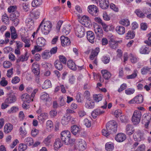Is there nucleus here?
<instances>
[{"label": "nucleus", "instance_id": "ddd939ff", "mask_svg": "<svg viewBox=\"0 0 151 151\" xmlns=\"http://www.w3.org/2000/svg\"><path fill=\"white\" fill-rule=\"evenodd\" d=\"M143 121L145 122V127L147 128L151 120V115L145 114L143 116Z\"/></svg>", "mask_w": 151, "mask_h": 151}, {"label": "nucleus", "instance_id": "6ab92c4d", "mask_svg": "<svg viewBox=\"0 0 151 151\" xmlns=\"http://www.w3.org/2000/svg\"><path fill=\"white\" fill-rule=\"evenodd\" d=\"M29 57L28 52H26L24 54L20 55L16 60V62L19 63L27 60Z\"/></svg>", "mask_w": 151, "mask_h": 151}, {"label": "nucleus", "instance_id": "a18cd8bd", "mask_svg": "<svg viewBox=\"0 0 151 151\" xmlns=\"http://www.w3.org/2000/svg\"><path fill=\"white\" fill-rule=\"evenodd\" d=\"M2 20L5 24H8L9 22V17L5 13L2 16Z\"/></svg>", "mask_w": 151, "mask_h": 151}, {"label": "nucleus", "instance_id": "b1692460", "mask_svg": "<svg viewBox=\"0 0 151 151\" xmlns=\"http://www.w3.org/2000/svg\"><path fill=\"white\" fill-rule=\"evenodd\" d=\"M141 73L142 75H145L147 73L151 74V68L147 66L144 67L141 69Z\"/></svg>", "mask_w": 151, "mask_h": 151}, {"label": "nucleus", "instance_id": "6e6552de", "mask_svg": "<svg viewBox=\"0 0 151 151\" xmlns=\"http://www.w3.org/2000/svg\"><path fill=\"white\" fill-rule=\"evenodd\" d=\"M143 100L144 98L142 96L141 94H139L132 99L129 101V104H140L142 103Z\"/></svg>", "mask_w": 151, "mask_h": 151}, {"label": "nucleus", "instance_id": "a878e982", "mask_svg": "<svg viewBox=\"0 0 151 151\" xmlns=\"http://www.w3.org/2000/svg\"><path fill=\"white\" fill-rule=\"evenodd\" d=\"M116 31L119 34L122 35L125 32V29L124 27L122 26H117L116 28Z\"/></svg>", "mask_w": 151, "mask_h": 151}, {"label": "nucleus", "instance_id": "37998d69", "mask_svg": "<svg viewBox=\"0 0 151 151\" xmlns=\"http://www.w3.org/2000/svg\"><path fill=\"white\" fill-rule=\"evenodd\" d=\"M52 137V135L51 134H50L44 139L43 141V142L46 145L48 146L50 145L51 142V139Z\"/></svg>", "mask_w": 151, "mask_h": 151}, {"label": "nucleus", "instance_id": "680f3d73", "mask_svg": "<svg viewBox=\"0 0 151 151\" xmlns=\"http://www.w3.org/2000/svg\"><path fill=\"white\" fill-rule=\"evenodd\" d=\"M135 90L133 88H127L125 90V92L126 94L127 95H131L134 92Z\"/></svg>", "mask_w": 151, "mask_h": 151}, {"label": "nucleus", "instance_id": "1a4fd4ad", "mask_svg": "<svg viewBox=\"0 0 151 151\" xmlns=\"http://www.w3.org/2000/svg\"><path fill=\"white\" fill-rule=\"evenodd\" d=\"M16 100L15 96L13 94L10 93L7 95L4 102L7 104H11L14 103Z\"/></svg>", "mask_w": 151, "mask_h": 151}, {"label": "nucleus", "instance_id": "7c9ffc66", "mask_svg": "<svg viewBox=\"0 0 151 151\" xmlns=\"http://www.w3.org/2000/svg\"><path fill=\"white\" fill-rule=\"evenodd\" d=\"M24 143L27 145L30 146L33 145L34 143L33 139L30 137H28L25 138L24 141Z\"/></svg>", "mask_w": 151, "mask_h": 151}, {"label": "nucleus", "instance_id": "a211bd4d", "mask_svg": "<svg viewBox=\"0 0 151 151\" xmlns=\"http://www.w3.org/2000/svg\"><path fill=\"white\" fill-rule=\"evenodd\" d=\"M87 38L91 43H93L95 41L94 34L92 31H89L87 32Z\"/></svg>", "mask_w": 151, "mask_h": 151}, {"label": "nucleus", "instance_id": "412c9836", "mask_svg": "<svg viewBox=\"0 0 151 151\" xmlns=\"http://www.w3.org/2000/svg\"><path fill=\"white\" fill-rule=\"evenodd\" d=\"M63 145V143L60 138H57L55 139L53 144V147L55 150H58Z\"/></svg>", "mask_w": 151, "mask_h": 151}, {"label": "nucleus", "instance_id": "338daca9", "mask_svg": "<svg viewBox=\"0 0 151 151\" xmlns=\"http://www.w3.org/2000/svg\"><path fill=\"white\" fill-rule=\"evenodd\" d=\"M120 120L122 122L127 123L128 122L127 117L124 115H122L120 116Z\"/></svg>", "mask_w": 151, "mask_h": 151}, {"label": "nucleus", "instance_id": "ea45409f", "mask_svg": "<svg viewBox=\"0 0 151 151\" xmlns=\"http://www.w3.org/2000/svg\"><path fill=\"white\" fill-rule=\"evenodd\" d=\"M138 73V71L136 69H135L134 70L133 73L127 76L126 78L127 79H134L137 76Z\"/></svg>", "mask_w": 151, "mask_h": 151}, {"label": "nucleus", "instance_id": "f8f14e48", "mask_svg": "<svg viewBox=\"0 0 151 151\" xmlns=\"http://www.w3.org/2000/svg\"><path fill=\"white\" fill-rule=\"evenodd\" d=\"M99 3L100 7L103 9H106L109 7V4L108 0H99L97 2V4Z\"/></svg>", "mask_w": 151, "mask_h": 151}, {"label": "nucleus", "instance_id": "603ef678", "mask_svg": "<svg viewBox=\"0 0 151 151\" xmlns=\"http://www.w3.org/2000/svg\"><path fill=\"white\" fill-rule=\"evenodd\" d=\"M42 4L41 0H34L32 3V6L33 7L38 6Z\"/></svg>", "mask_w": 151, "mask_h": 151}, {"label": "nucleus", "instance_id": "20e7f679", "mask_svg": "<svg viewBox=\"0 0 151 151\" xmlns=\"http://www.w3.org/2000/svg\"><path fill=\"white\" fill-rule=\"evenodd\" d=\"M142 114L139 111L135 110L134 112L132 117V120L134 124H137L140 122Z\"/></svg>", "mask_w": 151, "mask_h": 151}, {"label": "nucleus", "instance_id": "6e6d98bb", "mask_svg": "<svg viewBox=\"0 0 151 151\" xmlns=\"http://www.w3.org/2000/svg\"><path fill=\"white\" fill-rule=\"evenodd\" d=\"M3 67L5 68H7L11 67L12 64L11 62L8 61H6L4 62L3 64Z\"/></svg>", "mask_w": 151, "mask_h": 151}, {"label": "nucleus", "instance_id": "e433bc0d", "mask_svg": "<svg viewBox=\"0 0 151 151\" xmlns=\"http://www.w3.org/2000/svg\"><path fill=\"white\" fill-rule=\"evenodd\" d=\"M51 56V53L48 50H45L42 54V57L44 59H47L50 58Z\"/></svg>", "mask_w": 151, "mask_h": 151}, {"label": "nucleus", "instance_id": "4be33fe9", "mask_svg": "<svg viewBox=\"0 0 151 151\" xmlns=\"http://www.w3.org/2000/svg\"><path fill=\"white\" fill-rule=\"evenodd\" d=\"M36 43L38 46L44 47L46 45V40L42 37H39L37 39Z\"/></svg>", "mask_w": 151, "mask_h": 151}, {"label": "nucleus", "instance_id": "423d86ee", "mask_svg": "<svg viewBox=\"0 0 151 151\" xmlns=\"http://www.w3.org/2000/svg\"><path fill=\"white\" fill-rule=\"evenodd\" d=\"M76 146L79 150L83 151L86 149L87 144L86 142L84 140L80 139L76 142Z\"/></svg>", "mask_w": 151, "mask_h": 151}, {"label": "nucleus", "instance_id": "4468645a", "mask_svg": "<svg viewBox=\"0 0 151 151\" xmlns=\"http://www.w3.org/2000/svg\"><path fill=\"white\" fill-rule=\"evenodd\" d=\"M61 43L63 46H66L69 45L70 44V39L67 37L64 36H61L60 37Z\"/></svg>", "mask_w": 151, "mask_h": 151}, {"label": "nucleus", "instance_id": "3c124183", "mask_svg": "<svg viewBox=\"0 0 151 151\" xmlns=\"http://www.w3.org/2000/svg\"><path fill=\"white\" fill-rule=\"evenodd\" d=\"M135 13L138 17L141 18H144L145 17V15L139 9H136L135 11Z\"/></svg>", "mask_w": 151, "mask_h": 151}, {"label": "nucleus", "instance_id": "58836bf2", "mask_svg": "<svg viewBox=\"0 0 151 151\" xmlns=\"http://www.w3.org/2000/svg\"><path fill=\"white\" fill-rule=\"evenodd\" d=\"M139 52L142 54H148L150 52V49L147 47L142 46L140 48Z\"/></svg>", "mask_w": 151, "mask_h": 151}, {"label": "nucleus", "instance_id": "09e8293b", "mask_svg": "<svg viewBox=\"0 0 151 151\" xmlns=\"http://www.w3.org/2000/svg\"><path fill=\"white\" fill-rule=\"evenodd\" d=\"M119 23L125 26H128L130 24V22L127 19H123L119 21Z\"/></svg>", "mask_w": 151, "mask_h": 151}, {"label": "nucleus", "instance_id": "cd10ccee", "mask_svg": "<svg viewBox=\"0 0 151 151\" xmlns=\"http://www.w3.org/2000/svg\"><path fill=\"white\" fill-rule=\"evenodd\" d=\"M143 134L141 133L140 131H138L133 135V137L134 139H136L137 141H140L142 139Z\"/></svg>", "mask_w": 151, "mask_h": 151}, {"label": "nucleus", "instance_id": "dca6fc26", "mask_svg": "<svg viewBox=\"0 0 151 151\" xmlns=\"http://www.w3.org/2000/svg\"><path fill=\"white\" fill-rule=\"evenodd\" d=\"M135 130L133 126L130 124H128L125 128V132L127 135H131L134 132Z\"/></svg>", "mask_w": 151, "mask_h": 151}, {"label": "nucleus", "instance_id": "2f4dec72", "mask_svg": "<svg viewBox=\"0 0 151 151\" xmlns=\"http://www.w3.org/2000/svg\"><path fill=\"white\" fill-rule=\"evenodd\" d=\"M118 42L114 41L113 39H111L109 42L110 47L113 49H115L118 46Z\"/></svg>", "mask_w": 151, "mask_h": 151}, {"label": "nucleus", "instance_id": "c03bdc74", "mask_svg": "<svg viewBox=\"0 0 151 151\" xmlns=\"http://www.w3.org/2000/svg\"><path fill=\"white\" fill-rule=\"evenodd\" d=\"M21 40L25 43V47H30V44H29L30 40L29 39H27L25 37H21Z\"/></svg>", "mask_w": 151, "mask_h": 151}, {"label": "nucleus", "instance_id": "f03ea898", "mask_svg": "<svg viewBox=\"0 0 151 151\" xmlns=\"http://www.w3.org/2000/svg\"><path fill=\"white\" fill-rule=\"evenodd\" d=\"M43 22L41 27V32L43 34H48L51 30L52 25L51 22L49 21H47Z\"/></svg>", "mask_w": 151, "mask_h": 151}, {"label": "nucleus", "instance_id": "bf43d9fd", "mask_svg": "<svg viewBox=\"0 0 151 151\" xmlns=\"http://www.w3.org/2000/svg\"><path fill=\"white\" fill-rule=\"evenodd\" d=\"M59 60H58L60 61L63 64H65L67 62L66 58L63 55H60L59 57Z\"/></svg>", "mask_w": 151, "mask_h": 151}, {"label": "nucleus", "instance_id": "5701e85b", "mask_svg": "<svg viewBox=\"0 0 151 151\" xmlns=\"http://www.w3.org/2000/svg\"><path fill=\"white\" fill-rule=\"evenodd\" d=\"M101 72L104 78L106 80H108L111 77V73L107 70H102Z\"/></svg>", "mask_w": 151, "mask_h": 151}, {"label": "nucleus", "instance_id": "4c0bfd02", "mask_svg": "<svg viewBox=\"0 0 151 151\" xmlns=\"http://www.w3.org/2000/svg\"><path fill=\"white\" fill-rule=\"evenodd\" d=\"M51 86L52 84L50 81L49 80H47L45 81L42 87L43 89H45L51 87Z\"/></svg>", "mask_w": 151, "mask_h": 151}, {"label": "nucleus", "instance_id": "a19ab883", "mask_svg": "<svg viewBox=\"0 0 151 151\" xmlns=\"http://www.w3.org/2000/svg\"><path fill=\"white\" fill-rule=\"evenodd\" d=\"M19 16V13L17 11H15L11 14L9 18L11 20H13L16 18H18Z\"/></svg>", "mask_w": 151, "mask_h": 151}, {"label": "nucleus", "instance_id": "39448f33", "mask_svg": "<svg viewBox=\"0 0 151 151\" xmlns=\"http://www.w3.org/2000/svg\"><path fill=\"white\" fill-rule=\"evenodd\" d=\"M75 31L77 36L80 38L83 37L84 36L85 33L84 27L81 25H77L76 28L75 29Z\"/></svg>", "mask_w": 151, "mask_h": 151}, {"label": "nucleus", "instance_id": "473e14b6", "mask_svg": "<svg viewBox=\"0 0 151 151\" xmlns=\"http://www.w3.org/2000/svg\"><path fill=\"white\" fill-rule=\"evenodd\" d=\"M54 64L55 68L58 70H61L63 69V63L59 61L58 60L55 61Z\"/></svg>", "mask_w": 151, "mask_h": 151}, {"label": "nucleus", "instance_id": "aec40b11", "mask_svg": "<svg viewBox=\"0 0 151 151\" xmlns=\"http://www.w3.org/2000/svg\"><path fill=\"white\" fill-rule=\"evenodd\" d=\"M105 111L100 109H96L93 111L91 113V115L94 119L96 118L98 116L104 114Z\"/></svg>", "mask_w": 151, "mask_h": 151}, {"label": "nucleus", "instance_id": "de8ad7c7", "mask_svg": "<svg viewBox=\"0 0 151 151\" xmlns=\"http://www.w3.org/2000/svg\"><path fill=\"white\" fill-rule=\"evenodd\" d=\"M103 96L100 94H95L93 95V98L95 101L97 102L101 101L102 99Z\"/></svg>", "mask_w": 151, "mask_h": 151}, {"label": "nucleus", "instance_id": "9b49d317", "mask_svg": "<svg viewBox=\"0 0 151 151\" xmlns=\"http://www.w3.org/2000/svg\"><path fill=\"white\" fill-rule=\"evenodd\" d=\"M40 15V11L39 9H34L31 11L30 16L34 19H37Z\"/></svg>", "mask_w": 151, "mask_h": 151}, {"label": "nucleus", "instance_id": "8fccbe9b", "mask_svg": "<svg viewBox=\"0 0 151 151\" xmlns=\"http://www.w3.org/2000/svg\"><path fill=\"white\" fill-rule=\"evenodd\" d=\"M135 35V32L133 31H129L127 34L126 37L127 39H133Z\"/></svg>", "mask_w": 151, "mask_h": 151}, {"label": "nucleus", "instance_id": "e2e57ef3", "mask_svg": "<svg viewBox=\"0 0 151 151\" xmlns=\"http://www.w3.org/2000/svg\"><path fill=\"white\" fill-rule=\"evenodd\" d=\"M130 56L131 61L132 63H135L137 62V59L136 56L132 54H130Z\"/></svg>", "mask_w": 151, "mask_h": 151}, {"label": "nucleus", "instance_id": "4d7b16f0", "mask_svg": "<svg viewBox=\"0 0 151 151\" xmlns=\"http://www.w3.org/2000/svg\"><path fill=\"white\" fill-rule=\"evenodd\" d=\"M27 148V146L25 144L22 143L19 144V151H24Z\"/></svg>", "mask_w": 151, "mask_h": 151}, {"label": "nucleus", "instance_id": "052dcab7", "mask_svg": "<svg viewBox=\"0 0 151 151\" xmlns=\"http://www.w3.org/2000/svg\"><path fill=\"white\" fill-rule=\"evenodd\" d=\"M20 78L17 76H15L12 78V83L14 84H16L18 83L20 81Z\"/></svg>", "mask_w": 151, "mask_h": 151}, {"label": "nucleus", "instance_id": "9d476101", "mask_svg": "<svg viewBox=\"0 0 151 151\" xmlns=\"http://www.w3.org/2000/svg\"><path fill=\"white\" fill-rule=\"evenodd\" d=\"M81 131V128L76 125H73L71 127V132L72 133L77 137L79 135Z\"/></svg>", "mask_w": 151, "mask_h": 151}, {"label": "nucleus", "instance_id": "0e129e2a", "mask_svg": "<svg viewBox=\"0 0 151 151\" xmlns=\"http://www.w3.org/2000/svg\"><path fill=\"white\" fill-rule=\"evenodd\" d=\"M127 87V84L124 83H123L121 85L120 88H119L118 90V91L119 92H120L126 88Z\"/></svg>", "mask_w": 151, "mask_h": 151}, {"label": "nucleus", "instance_id": "72a5a7b5", "mask_svg": "<svg viewBox=\"0 0 151 151\" xmlns=\"http://www.w3.org/2000/svg\"><path fill=\"white\" fill-rule=\"evenodd\" d=\"M13 129V126L10 124H5L4 128V131L6 133H8L11 132Z\"/></svg>", "mask_w": 151, "mask_h": 151}, {"label": "nucleus", "instance_id": "f3484780", "mask_svg": "<svg viewBox=\"0 0 151 151\" xmlns=\"http://www.w3.org/2000/svg\"><path fill=\"white\" fill-rule=\"evenodd\" d=\"M126 138V135L123 133L118 134L115 137V139L118 142H122L124 141Z\"/></svg>", "mask_w": 151, "mask_h": 151}, {"label": "nucleus", "instance_id": "13d9d810", "mask_svg": "<svg viewBox=\"0 0 151 151\" xmlns=\"http://www.w3.org/2000/svg\"><path fill=\"white\" fill-rule=\"evenodd\" d=\"M8 84V81L5 80L4 77H2L0 81V85L2 86H6Z\"/></svg>", "mask_w": 151, "mask_h": 151}, {"label": "nucleus", "instance_id": "49530a36", "mask_svg": "<svg viewBox=\"0 0 151 151\" xmlns=\"http://www.w3.org/2000/svg\"><path fill=\"white\" fill-rule=\"evenodd\" d=\"M70 27L69 25L65 26L63 29L62 32L63 34L67 35L70 31Z\"/></svg>", "mask_w": 151, "mask_h": 151}, {"label": "nucleus", "instance_id": "393cba45", "mask_svg": "<svg viewBox=\"0 0 151 151\" xmlns=\"http://www.w3.org/2000/svg\"><path fill=\"white\" fill-rule=\"evenodd\" d=\"M32 72L35 75H38L40 74L38 64L36 63H34L32 64Z\"/></svg>", "mask_w": 151, "mask_h": 151}, {"label": "nucleus", "instance_id": "c756f323", "mask_svg": "<svg viewBox=\"0 0 151 151\" xmlns=\"http://www.w3.org/2000/svg\"><path fill=\"white\" fill-rule=\"evenodd\" d=\"M71 117L70 116H63L61 119V122L63 125H65L68 124L70 121Z\"/></svg>", "mask_w": 151, "mask_h": 151}, {"label": "nucleus", "instance_id": "f704fd0d", "mask_svg": "<svg viewBox=\"0 0 151 151\" xmlns=\"http://www.w3.org/2000/svg\"><path fill=\"white\" fill-rule=\"evenodd\" d=\"M67 65L69 68L73 70H75L77 69V67L75 63L71 60L68 61Z\"/></svg>", "mask_w": 151, "mask_h": 151}, {"label": "nucleus", "instance_id": "c85d7f7f", "mask_svg": "<svg viewBox=\"0 0 151 151\" xmlns=\"http://www.w3.org/2000/svg\"><path fill=\"white\" fill-rule=\"evenodd\" d=\"M105 148L107 151H112L114 148V144L111 142L106 143L105 145Z\"/></svg>", "mask_w": 151, "mask_h": 151}, {"label": "nucleus", "instance_id": "864d4df0", "mask_svg": "<svg viewBox=\"0 0 151 151\" xmlns=\"http://www.w3.org/2000/svg\"><path fill=\"white\" fill-rule=\"evenodd\" d=\"M101 60L105 64L108 63L110 62V58L109 57L105 56H103L101 58Z\"/></svg>", "mask_w": 151, "mask_h": 151}, {"label": "nucleus", "instance_id": "7ed1b4c3", "mask_svg": "<svg viewBox=\"0 0 151 151\" xmlns=\"http://www.w3.org/2000/svg\"><path fill=\"white\" fill-rule=\"evenodd\" d=\"M106 128L108 131L111 133H115L117 131V126L114 121H110L106 125Z\"/></svg>", "mask_w": 151, "mask_h": 151}, {"label": "nucleus", "instance_id": "c9c22d12", "mask_svg": "<svg viewBox=\"0 0 151 151\" xmlns=\"http://www.w3.org/2000/svg\"><path fill=\"white\" fill-rule=\"evenodd\" d=\"M48 118V114L46 113H42L38 116V119L40 121L43 122Z\"/></svg>", "mask_w": 151, "mask_h": 151}, {"label": "nucleus", "instance_id": "69168bd1", "mask_svg": "<svg viewBox=\"0 0 151 151\" xmlns=\"http://www.w3.org/2000/svg\"><path fill=\"white\" fill-rule=\"evenodd\" d=\"M102 134L106 137H107L110 135L111 133L109 131L107 130V129H103L102 130Z\"/></svg>", "mask_w": 151, "mask_h": 151}, {"label": "nucleus", "instance_id": "774afa93", "mask_svg": "<svg viewBox=\"0 0 151 151\" xmlns=\"http://www.w3.org/2000/svg\"><path fill=\"white\" fill-rule=\"evenodd\" d=\"M75 78L73 75H72L70 76L69 79V83L71 84H73L75 82Z\"/></svg>", "mask_w": 151, "mask_h": 151}, {"label": "nucleus", "instance_id": "2eb2a0df", "mask_svg": "<svg viewBox=\"0 0 151 151\" xmlns=\"http://www.w3.org/2000/svg\"><path fill=\"white\" fill-rule=\"evenodd\" d=\"M85 107L88 109H92L95 106L94 102L90 98L88 99L85 104Z\"/></svg>", "mask_w": 151, "mask_h": 151}, {"label": "nucleus", "instance_id": "79ce46f5", "mask_svg": "<svg viewBox=\"0 0 151 151\" xmlns=\"http://www.w3.org/2000/svg\"><path fill=\"white\" fill-rule=\"evenodd\" d=\"M20 134L23 138H24L27 134V132L24 126H21L19 128Z\"/></svg>", "mask_w": 151, "mask_h": 151}, {"label": "nucleus", "instance_id": "5fc2aeb1", "mask_svg": "<svg viewBox=\"0 0 151 151\" xmlns=\"http://www.w3.org/2000/svg\"><path fill=\"white\" fill-rule=\"evenodd\" d=\"M40 98L41 99L45 101H47L49 99V95L48 94L46 93H44L42 94Z\"/></svg>", "mask_w": 151, "mask_h": 151}, {"label": "nucleus", "instance_id": "bb28decb", "mask_svg": "<svg viewBox=\"0 0 151 151\" xmlns=\"http://www.w3.org/2000/svg\"><path fill=\"white\" fill-rule=\"evenodd\" d=\"M21 99L24 102H26L29 103L30 101L31 97L27 93L23 94L21 96Z\"/></svg>", "mask_w": 151, "mask_h": 151}, {"label": "nucleus", "instance_id": "f257e3e1", "mask_svg": "<svg viewBox=\"0 0 151 151\" xmlns=\"http://www.w3.org/2000/svg\"><path fill=\"white\" fill-rule=\"evenodd\" d=\"M70 133L68 130L63 131L61 133V139L65 144L68 145L73 143L74 141L70 139Z\"/></svg>", "mask_w": 151, "mask_h": 151}, {"label": "nucleus", "instance_id": "0eeeda50", "mask_svg": "<svg viewBox=\"0 0 151 151\" xmlns=\"http://www.w3.org/2000/svg\"><path fill=\"white\" fill-rule=\"evenodd\" d=\"M89 13L93 16L98 15L99 11L97 7L94 5L89 6L88 7Z\"/></svg>", "mask_w": 151, "mask_h": 151}]
</instances>
